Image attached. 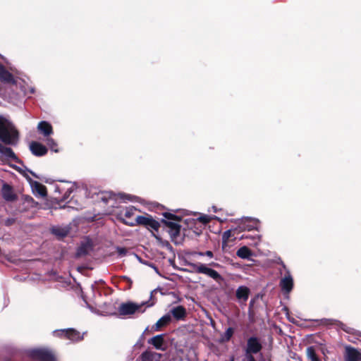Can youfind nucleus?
<instances>
[{"label": "nucleus", "instance_id": "nucleus-11", "mask_svg": "<svg viewBox=\"0 0 361 361\" xmlns=\"http://www.w3.org/2000/svg\"><path fill=\"white\" fill-rule=\"evenodd\" d=\"M37 130L46 138L53 133L51 125L47 121H40L37 125Z\"/></svg>", "mask_w": 361, "mask_h": 361}, {"label": "nucleus", "instance_id": "nucleus-20", "mask_svg": "<svg viewBox=\"0 0 361 361\" xmlns=\"http://www.w3.org/2000/svg\"><path fill=\"white\" fill-rule=\"evenodd\" d=\"M165 224L169 229V232L171 236L176 237L179 235L180 226L177 222L166 221Z\"/></svg>", "mask_w": 361, "mask_h": 361}, {"label": "nucleus", "instance_id": "nucleus-37", "mask_svg": "<svg viewBox=\"0 0 361 361\" xmlns=\"http://www.w3.org/2000/svg\"><path fill=\"white\" fill-rule=\"evenodd\" d=\"M212 209H213L214 212H216V208L215 207H212Z\"/></svg>", "mask_w": 361, "mask_h": 361}, {"label": "nucleus", "instance_id": "nucleus-26", "mask_svg": "<svg viewBox=\"0 0 361 361\" xmlns=\"http://www.w3.org/2000/svg\"><path fill=\"white\" fill-rule=\"evenodd\" d=\"M306 354H307V358L310 361H320L319 359L318 358V357L315 353V350L313 347H312V346L308 347L306 350Z\"/></svg>", "mask_w": 361, "mask_h": 361}, {"label": "nucleus", "instance_id": "nucleus-10", "mask_svg": "<svg viewBox=\"0 0 361 361\" xmlns=\"http://www.w3.org/2000/svg\"><path fill=\"white\" fill-rule=\"evenodd\" d=\"M0 80L4 83L15 84L16 80L11 73L0 63Z\"/></svg>", "mask_w": 361, "mask_h": 361}, {"label": "nucleus", "instance_id": "nucleus-36", "mask_svg": "<svg viewBox=\"0 0 361 361\" xmlns=\"http://www.w3.org/2000/svg\"><path fill=\"white\" fill-rule=\"evenodd\" d=\"M197 255H200V256H204V252H198Z\"/></svg>", "mask_w": 361, "mask_h": 361}, {"label": "nucleus", "instance_id": "nucleus-2", "mask_svg": "<svg viewBox=\"0 0 361 361\" xmlns=\"http://www.w3.org/2000/svg\"><path fill=\"white\" fill-rule=\"evenodd\" d=\"M125 224L130 226H144L150 231H157L160 227V224L148 214L137 216L134 221H125Z\"/></svg>", "mask_w": 361, "mask_h": 361}, {"label": "nucleus", "instance_id": "nucleus-14", "mask_svg": "<svg viewBox=\"0 0 361 361\" xmlns=\"http://www.w3.org/2000/svg\"><path fill=\"white\" fill-rule=\"evenodd\" d=\"M243 221V224L241 226V228L243 230L251 231L253 229H258V225L259 222L257 219L245 217Z\"/></svg>", "mask_w": 361, "mask_h": 361}, {"label": "nucleus", "instance_id": "nucleus-32", "mask_svg": "<svg viewBox=\"0 0 361 361\" xmlns=\"http://www.w3.org/2000/svg\"><path fill=\"white\" fill-rule=\"evenodd\" d=\"M211 217L209 216H207V215H203V216H201L199 219L201 222L204 223V224H207L208 223L209 221H210L211 220Z\"/></svg>", "mask_w": 361, "mask_h": 361}, {"label": "nucleus", "instance_id": "nucleus-7", "mask_svg": "<svg viewBox=\"0 0 361 361\" xmlns=\"http://www.w3.org/2000/svg\"><path fill=\"white\" fill-rule=\"evenodd\" d=\"M262 349V344L256 337H250L247 341L246 356L257 353Z\"/></svg>", "mask_w": 361, "mask_h": 361}, {"label": "nucleus", "instance_id": "nucleus-9", "mask_svg": "<svg viewBox=\"0 0 361 361\" xmlns=\"http://www.w3.org/2000/svg\"><path fill=\"white\" fill-rule=\"evenodd\" d=\"M31 152L37 157L45 155L47 153V148L38 142H32L30 144Z\"/></svg>", "mask_w": 361, "mask_h": 361}, {"label": "nucleus", "instance_id": "nucleus-41", "mask_svg": "<svg viewBox=\"0 0 361 361\" xmlns=\"http://www.w3.org/2000/svg\"><path fill=\"white\" fill-rule=\"evenodd\" d=\"M150 306H152V304L147 305V307H150Z\"/></svg>", "mask_w": 361, "mask_h": 361}, {"label": "nucleus", "instance_id": "nucleus-1", "mask_svg": "<svg viewBox=\"0 0 361 361\" xmlns=\"http://www.w3.org/2000/svg\"><path fill=\"white\" fill-rule=\"evenodd\" d=\"M18 132L13 124L6 117L0 116V141L6 145H16Z\"/></svg>", "mask_w": 361, "mask_h": 361}, {"label": "nucleus", "instance_id": "nucleus-25", "mask_svg": "<svg viewBox=\"0 0 361 361\" xmlns=\"http://www.w3.org/2000/svg\"><path fill=\"white\" fill-rule=\"evenodd\" d=\"M0 153L8 159H14L16 155L10 147H7L0 144Z\"/></svg>", "mask_w": 361, "mask_h": 361}, {"label": "nucleus", "instance_id": "nucleus-35", "mask_svg": "<svg viewBox=\"0 0 361 361\" xmlns=\"http://www.w3.org/2000/svg\"><path fill=\"white\" fill-rule=\"evenodd\" d=\"M164 216H165V217H166V218H168V219H172L173 215H172V214H164Z\"/></svg>", "mask_w": 361, "mask_h": 361}, {"label": "nucleus", "instance_id": "nucleus-12", "mask_svg": "<svg viewBox=\"0 0 361 361\" xmlns=\"http://www.w3.org/2000/svg\"><path fill=\"white\" fill-rule=\"evenodd\" d=\"M345 360L346 361H360L361 353L356 349L350 347L345 348Z\"/></svg>", "mask_w": 361, "mask_h": 361}, {"label": "nucleus", "instance_id": "nucleus-27", "mask_svg": "<svg viewBox=\"0 0 361 361\" xmlns=\"http://www.w3.org/2000/svg\"><path fill=\"white\" fill-rule=\"evenodd\" d=\"M45 142L51 151L54 152H58L59 151L57 142L53 138L48 137L45 138Z\"/></svg>", "mask_w": 361, "mask_h": 361}, {"label": "nucleus", "instance_id": "nucleus-13", "mask_svg": "<svg viewBox=\"0 0 361 361\" xmlns=\"http://www.w3.org/2000/svg\"><path fill=\"white\" fill-rule=\"evenodd\" d=\"M148 343L152 345L156 349L165 350L166 347L164 346V335L160 334L151 338Z\"/></svg>", "mask_w": 361, "mask_h": 361}, {"label": "nucleus", "instance_id": "nucleus-18", "mask_svg": "<svg viewBox=\"0 0 361 361\" xmlns=\"http://www.w3.org/2000/svg\"><path fill=\"white\" fill-rule=\"evenodd\" d=\"M171 312L177 320L183 319L186 315V310L184 307L179 305L173 307Z\"/></svg>", "mask_w": 361, "mask_h": 361}, {"label": "nucleus", "instance_id": "nucleus-33", "mask_svg": "<svg viewBox=\"0 0 361 361\" xmlns=\"http://www.w3.org/2000/svg\"><path fill=\"white\" fill-rule=\"evenodd\" d=\"M204 255H206V256H207V257H210V258H212V257H213V256H214V255H213V252H212V251H209V250H208V251L205 252H204Z\"/></svg>", "mask_w": 361, "mask_h": 361}, {"label": "nucleus", "instance_id": "nucleus-30", "mask_svg": "<svg viewBox=\"0 0 361 361\" xmlns=\"http://www.w3.org/2000/svg\"><path fill=\"white\" fill-rule=\"evenodd\" d=\"M231 237V231L228 230L225 231L222 235V245L223 247L226 246L229 240V238Z\"/></svg>", "mask_w": 361, "mask_h": 361}, {"label": "nucleus", "instance_id": "nucleus-6", "mask_svg": "<svg viewBox=\"0 0 361 361\" xmlns=\"http://www.w3.org/2000/svg\"><path fill=\"white\" fill-rule=\"evenodd\" d=\"M56 336L64 337L73 341H78L83 338V336L80 332L70 329L66 330H56L53 332Z\"/></svg>", "mask_w": 361, "mask_h": 361}, {"label": "nucleus", "instance_id": "nucleus-23", "mask_svg": "<svg viewBox=\"0 0 361 361\" xmlns=\"http://www.w3.org/2000/svg\"><path fill=\"white\" fill-rule=\"evenodd\" d=\"M91 249L92 243L89 240H87L78 247L77 255L78 256L86 255Z\"/></svg>", "mask_w": 361, "mask_h": 361}, {"label": "nucleus", "instance_id": "nucleus-5", "mask_svg": "<svg viewBox=\"0 0 361 361\" xmlns=\"http://www.w3.org/2000/svg\"><path fill=\"white\" fill-rule=\"evenodd\" d=\"M30 356L40 361H55L54 355L49 350L42 348L32 349L29 351Z\"/></svg>", "mask_w": 361, "mask_h": 361}, {"label": "nucleus", "instance_id": "nucleus-3", "mask_svg": "<svg viewBox=\"0 0 361 361\" xmlns=\"http://www.w3.org/2000/svg\"><path fill=\"white\" fill-rule=\"evenodd\" d=\"M147 302L135 303L132 302H123L118 307V312L122 316H131L135 314H142L145 311L144 306Z\"/></svg>", "mask_w": 361, "mask_h": 361}, {"label": "nucleus", "instance_id": "nucleus-22", "mask_svg": "<svg viewBox=\"0 0 361 361\" xmlns=\"http://www.w3.org/2000/svg\"><path fill=\"white\" fill-rule=\"evenodd\" d=\"M236 255L241 259H249L252 256V252L247 246H243L237 250Z\"/></svg>", "mask_w": 361, "mask_h": 361}, {"label": "nucleus", "instance_id": "nucleus-4", "mask_svg": "<svg viewBox=\"0 0 361 361\" xmlns=\"http://www.w3.org/2000/svg\"><path fill=\"white\" fill-rule=\"evenodd\" d=\"M191 267L193 268L195 272L198 274H204L216 282H220L223 280L222 276L215 270L209 268L206 264H192Z\"/></svg>", "mask_w": 361, "mask_h": 361}, {"label": "nucleus", "instance_id": "nucleus-8", "mask_svg": "<svg viewBox=\"0 0 361 361\" xmlns=\"http://www.w3.org/2000/svg\"><path fill=\"white\" fill-rule=\"evenodd\" d=\"M280 287L283 292L289 293L293 287V279L289 271L280 281Z\"/></svg>", "mask_w": 361, "mask_h": 361}, {"label": "nucleus", "instance_id": "nucleus-19", "mask_svg": "<svg viewBox=\"0 0 361 361\" xmlns=\"http://www.w3.org/2000/svg\"><path fill=\"white\" fill-rule=\"evenodd\" d=\"M136 211H137V209L134 207H126L121 213V215L123 218V222L125 223V221H134L135 219H133V217L135 216V213Z\"/></svg>", "mask_w": 361, "mask_h": 361}, {"label": "nucleus", "instance_id": "nucleus-24", "mask_svg": "<svg viewBox=\"0 0 361 361\" xmlns=\"http://www.w3.org/2000/svg\"><path fill=\"white\" fill-rule=\"evenodd\" d=\"M2 195L6 200H13L15 198L12 188L8 185H4L2 188Z\"/></svg>", "mask_w": 361, "mask_h": 361}, {"label": "nucleus", "instance_id": "nucleus-34", "mask_svg": "<svg viewBox=\"0 0 361 361\" xmlns=\"http://www.w3.org/2000/svg\"><path fill=\"white\" fill-rule=\"evenodd\" d=\"M247 361H255L254 357L252 355H247Z\"/></svg>", "mask_w": 361, "mask_h": 361}, {"label": "nucleus", "instance_id": "nucleus-21", "mask_svg": "<svg viewBox=\"0 0 361 361\" xmlns=\"http://www.w3.org/2000/svg\"><path fill=\"white\" fill-rule=\"evenodd\" d=\"M171 320L170 314H165L161 317L153 326L154 331H159L161 327L166 326Z\"/></svg>", "mask_w": 361, "mask_h": 361}, {"label": "nucleus", "instance_id": "nucleus-40", "mask_svg": "<svg viewBox=\"0 0 361 361\" xmlns=\"http://www.w3.org/2000/svg\"><path fill=\"white\" fill-rule=\"evenodd\" d=\"M230 361H234V358L232 357Z\"/></svg>", "mask_w": 361, "mask_h": 361}, {"label": "nucleus", "instance_id": "nucleus-16", "mask_svg": "<svg viewBox=\"0 0 361 361\" xmlns=\"http://www.w3.org/2000/svg\"><path fill=\"white\" fill-rule=\"evenodd\" d=\"M31 186L33 192L36 195H39L40 197H45L47 195V188L42 184L37 181H33L31 183Z\"/></svg>", "mask_w": 361, "mask_h": 361}, {"label": "nucleus", "instance_id": "nucleus-15", "mask_svg": "<svg viewBox=\"0 0 361 361\" xmlns=\"http://www.w3.org/2000/svg\"><path fill=\"white\" fill-rule=\"evenodd\" d=\"M161 354L149 350L145 351L141 355L142 361H160Z\"/></svg>", "mask_w": 361, "mask_h": 361}, {"label": "nucleus", "instance_id": "nucleus-31", "mask_svg": "<svg viewBox=\"0 0 361 361\" xmlns=\"http://www.w3.org/2000/svg\"><path fill=\"white\" fill-rule=\"evenodd\" d=\"M241 238L252 239L253 240V243H252V245H253L255 246L257 245V244L259 243V242L260 240V236L259 235H255V236L243 235L241 237Z\"/></svg>", "mask_w": 361, "mask_h": 361}, {"label": "nucleus", "instance_id": "nucleus-29", "mask_svg": "<svg viewBox=\"0 0 361 361\" xmlns=\"http://www.w3.org/2000/svg\"><path fill=\"white\" fill-rule=\"evenodd\" d=\"M52 232L56 235H58L61 238L65 237L68 233V230L66 228H54L52 229Z\"/></svg>", "mask_w": 361, "mask_h": 361}, {"label": "nucleus", "instance_id": "nucleus-28", "mask_svg": "<svg viewBox=\"0 0 361 361\" xmlns=\"http://www.w3.org/2000/svg\"><path fill=\"white\" fill-rule=\"evenodd\" d=\"M233 333H234V330L233 328H231V327L228 328L221 336V341L222 342L228 341L231 339V338L232 337Z\"/></svg>", "mask_w": 361, "mask_h": 361}, {"label": "nucleus", "instance_id": "nucleus-39", "mask_svg": "<svg viewBox=\"0 0 361 361\" xmlns=\"http://www.w3.org/2000/svg\"><path fill=\"white\" fill-rule=\"evenodd\" d=\"M10 70H11L12 72H14V70H13L12 68H10Z\"/></svg>", "mask_w": 361, "mask_h": 361}, {"label": "nucleus", "instance_id": "nucleus-17", "mask_svg": "<svg viewBox=\"0 0 361 361\" xmlns=\"http://www.w3.org/2000/svg\"><path fill=\"white\" fill-rule=\"evenodd\" d=\"M250 294V289L244 286H240L236 290V298L239 301L245 302L247 300Z\"/></svg>", "mask_w": 361, "mask_h": 361}, {"label": "nucleus", "instance_id": "nucleus-38", "mask_svg": "<svg viewBox=\"0 0 361 361\" xmlns=\"http://www.w3.org/2000/svg\"><path fill=\"white\" fill-rule=\"evenodd\" d=\"M212 265H213V266H219V264H216V263H212Z\"/></svg>", "mask_w": 361, "mask_h": 361}]
</instances>
